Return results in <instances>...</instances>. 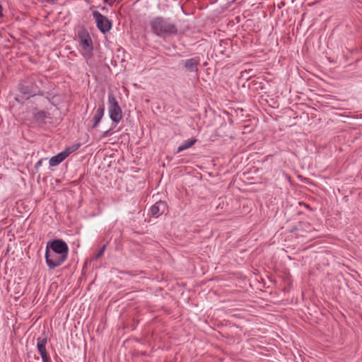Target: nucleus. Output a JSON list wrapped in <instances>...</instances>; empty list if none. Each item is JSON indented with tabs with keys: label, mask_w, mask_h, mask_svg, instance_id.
I'll return each mask as SVG.
<instances>
[{
	"label": "nucleus",
	"mask_w": 362,
	"mask_h": 362,
	"mask_svg": "<svg viewBox=\"0 0 362 362\" xmlns=\"http://www.w3.org/2000/svg\"><path fill=\"white\" fill-rule=\"evenodd\" d=\"M109 135H110V129H108V130L104 132L102 134V137H106Z\"/></svg>",
	"instance_id": "obj_22"
},
{
	"label": "nucleus",
	"mask_w": 362,
	"mask_h": 362,
	"mask_svg": "<svg viewBox=\"0 0 362 362\" xmlns=\"http://www.w3.org/2000/svg\"><path fill=\"white\" fill-rule=\"evenodd\" d=\"M33 116L34 120L38 124H45L47 119H51L49 112L45 110H38L37 107L32 109Z\"/></svg>",
	"instance_id": "obj_9"
},
{
	"label": "nucleus",
	"mask_w": 362,
	"mask_h": 362,
	"mask_svg": "<svg viewBox=\"0 0 362 362\" xmlns=\"http://www.w3.org/2000/svg\"><path fill=\"white\" fill-rule=\"evenodd\" d=\"M197 141V139L192 138L188 140H185L178 148L176 151L177 153L188 149L192 147Z\"/></svg>",
	"instance_id": "obj_12"
},
{
	"label": "nucleus",
	"mask_w": 362,
	"mask_h": 362,
	"mask_svg": "<svg viewBox=\"0 0 362 362\" xmlns=\"http://www.w3.org/2000/svg\"><path fill=\"white\" fill-rule=\"evenodd\" d=\"M106 246V244L103 245L98 251V252L91 257V260H97L101 257L105 251Z\"/></svg>",
	"instance_id": "obj_17"
},
{
	"label": "nucleus",
	"mask_w": 362,
	"mask_h": 362,
	"mask_svg": "<svg viewBox=\"0 0 362 362\" xmlns=\"http://www.w3.org/2000/svg\"><path fill=\"white\" fill-rule=\"evenodd\" d=\"M184 68L189 72L198 73V66L200 64V58L195 57L182 62Z\"/></svg>",
	"instance_id": "obj_10"
},
{
	"label": "nucleus",
	"mask_w": 362,
	"mask_h": 362,
	"mask_svg": "<svg viewBox=\"0 0 362 362\" xmlns=\"http://www.w3.org/2000/svg\"><path fill=\"white\" fill-rule=\"evenodd\" d=\"M62 162V161L60 159L59 156H58V154H57L56 156H54L50 158L49 164L50 166H57Z\"/></svg>",
	"instance_id": "obj_18"
},
{
	"label": "nucleus",
	"mask_w": 362,
	"mask_h": 362,
	"mask_svg": "<svg viewBox=\"0 0 362 362\" xmlns=\"http://www.w3.org/2000/svg\"><path fill=\"white\" fill-rule=\"evenodd\" d=\"M81 146L80 144H76L74 145L66 147L63 151L68 157L71 153L78 150Z\"/></svg>",
	"instance_id": "obj_15"
},
{
	"label": "nucleus",
	"mask_w": 362,
	"mask_h": 362,
	"mask_svg": "<svg viewBox=\"0 0 362 362\" xmlns=\"http://www.w3.org/2000/svg\"><path fill=\"white\" fill-rule=\"evenodd\" d=\"M81 146L80 144H76L74 145L66 147L63 151L68 157L71 153L78 150Z\"/></svg>",
	"instance_id": "obj_14"
},
{
	"label": "nucleus",
	"mask_w": 362,
	"mask_h": 362,
	"mask_svg": "<svg viewBox=\"0 0 362 362\" xmlns=\"http://www.w3.org/2000/svg\"><path fill=\"white\" fill-rule=\"evenodd\" d=\"M57 0H45L47 3H55Z\"/></svg>",
	"instance_id": "obj_24"
},
{
	"label": "nucleus",
	"mask_w": 362,
	"mask_h": 362,
	"mask_svg": "<svg viewBox=\"0 0 362 362\" xmlns=\"http://www.w3.org/2000/svg\"><path fill=\"white\" fill-rule=\"evenodd\" d=\"M78 37L79 39L80 46L84 52V54L88 57H91L93 55V46L89 33L85 29L81 30L78 33Z\"/></svg>",
	"instance_id": "obj_5"
},
{
	"label": "nucleus",
	"mask_w": 362,
	"mask_h": 362,
	"mask_svg": "<svg viewBox=\"0 0 362 362\" xmlns=\"http://www.w3.org/2000/svg\"><path fill=\"white\" fill-rule=\"evenodd\" d=\"M152 32L158 37H167L177 34V25L170 18L156 17L150 22Z\"/></svg>",
	"instance_id": "obj_2"
},
{
	"label": "nucleus",
	"mask_w": 362,
	"mask_h": 362,
	"mask_svg": "<svg viewBox=\"0 0 362 362\" xmlns=\"http://www.w3.org/2000/svg\"><path fill=\"white\" fill-rule=\"evenodd\" d=\"M108 111L112 122L118 123L122 118V111L113 93H108Z\"/></svg>",
	"instance_id": "obj_4"
},
{
	"label": "nucleus",
	"mask_w": 362,
	"mask_h": 362,
	"mask_svg": "<svg viewBox=\"0 0 362 362\" xmlns=\"http://www.w3.org/2000/svg\"><path fill=\"white\" fill-rule=\"evenodd\" d=\"M93 16L95 20L97 28L101 33H105L111 29L112 23L105 16H103L99 11H93Z\"/></svg>",
	"instance_id": "obj_6"
},
{
	"label": "nucleus",
	"mask_w": 362,
	"mask_h": 362,
	"mask_svg": "<svg viewBox=\"0 0 362 362\" xmlns=\"http://www.w3.org/2000/svg\"><path fill=\"white\" fill-rule=\"evenodd\" d=\"M104 112L105 105L103 103H102L101 105H99L93 119H91V122H93L91 126L92 129H94L98 126L104 115Z\"/></svg>",
	"instance_id": "obj_11"
},
{
	"label": "nucleus",
	"mask_w": 362,
	"mask_h": 362,
	"mask_svg": "<svg viewBox=\"0 0 362 362\" xmlns=\"http://www.w3.org/2000/svg\"><path fill=\"white\" fill-rule=\"evenodd\" d=\"M38 82L42 83V81L36 76L26 77L20 82L18 89L26 100L37 95H43L44 92L37 85Z\"/></svg>",
	"instance_id": "obj_3"
},
{
	"label": "nucleus",
	"mask_w": 362,
	"mask_h": 362,
	"mask_svg": "<svg viewBox=\"0 0 362 362\" xmlns=\"http://www.w3.org/2000/svg\"><path fill=\"white\" fill-rule=\"evenodd\" d=\"M47 343V337L44 332L42 337H40L37 339V349L41 355L42 362H51L50 357L46 350Z\"/></svg>",
	"instance_id": "obj_7"
},
{
	"label": "nucleus",
	"mask_w": 362,
	"mask_h": 362,
	"mask_svg": "<svg viewBox=\"0 0 362 362\" xmlns=\"http://www.w3.org/2000/svg\"><path fill=\"white\" fill-rule=\"evenodd\" d=\"M229 45V43L227 40H221L219 42L218 50L222 54H226V48Z\"/></svg>",
	"instance_id": "obj_13"
},
{
	"label": "nucleus",
	"mask_w": 362,
	"mask_h": 362,
	"mask_svg": "<svg viewBox=\"0 0 362 362\" xmlns=\"http://www.w3.org/2000/svg\"><path fill=\"white\" fill-rule=\"evenodd\" d=\"M42 159H40L35 165V170H38V169L40 168V167L42 165Z\"/></svg>",
	"instance_id": "obj_20"
},
{
	"label": "nucleus",
	"mask_w": 362,
	"mask_h": 362,
	"mask_svg": "<svg viewBox=\"0 0 362 362\" xmlns=\"http://www.w3.org/2000/svg\"><path fill=\"white\" fill-rule=\"evenodd\" d=\"M167 211L168 204L164 201H158L150 208L151 215L155 217H158Z\"/></svg>",
	"instance_id": "obj_8"
},
{
	"label": "nucleus",
	"mask_w": 362,
	"mask_h": 362,
	"mask_svg": "<svg viewBox=\"0 0 362 362\" xmlns=\"http://www.w3.org/2000/svg\"><path fill=\"white\" fill-rule=\"evenodd\" d=\"M58 156H59L62 161H63L64 160H65L67 158L66 155L65 154V153H64L63 151L62 152L59 153Z\"/></svg>",
	"instance_id": "obj_21"
},
{
	"label": "nucleus",
	"mask_w": 362,
	"mask_h": 362,
	"mask_svg": "<svg viewBox=\"0 0 362 362\" xmlns=\"http://www.w3.org/2000/svg\"><path fill=\"white\" fill-rule=\"evenodd\" d=\"M69 247L62 239H55L47 243L45 262L49 269L61 266L68 258Z\"/></svg>",
	"instance_id": "obj_1"
},
{
	"label": "nucleus",
	"mask_w": 362,
	"mask_h": 362,
	"mask_svg": "<svg viewBox=\"0 0 362 362\" xmlns=\"http://www.w3.org/2000/svg\"><path fill=\"white\" fill-rule=\"evenodd\" d=\"M300 205H303L306 207V209H308L309 210L312 211L313 209L310 206V205L307 204H305V203H303V202H300L299 203Z\"/></svg>",
	"instance_id": "obj_23"
},
{
	"label": "nucleus",
	"mask_w": 362,
	"mask_h": 362,
	"mask_svg": "<svg viewBox=\"0 0 362 362\" xmlns=\"http://www.w3.org/2000/svg\"><path fill=\"white\" fill-rule=\"evenodd\" d=\"M103 2L109 6H112L115 2H119V0H103Z\"/></svg>",
	"instance_id": "obj_19"
},
{
	"label": "nucleus",
	"mask_w": 362,
	"mask_h": 362,
	"mask_svg": "<svg viewBox=\"0 0 362 362\" xmlns=\"http://www.w3.org/2000/svg\"><path fill=\"white\" fill-rule=\"evenodd\" d=\"M303 229H306L307 231H310L312 229V226L308 222H299L298 226L296 228V230H300Z\"/></svg>",
	"instance_id": "obj_16"
}]
</instances>
